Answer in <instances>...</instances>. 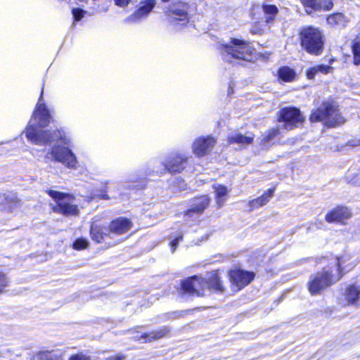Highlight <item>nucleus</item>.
I'll return each mask as SVG.
<instances>
[{
    "label": "nucleus",
    "mask_w": 360,
    "mask_h": 360,
    "mask_svg": "<svg viewBox=\"0 0 360 360\" xmlns=\"http://www.w3.org/2000/svg\"><path fill=\"white\" fill-rule=\"evenodd\" d=\"M216 140L212 136L196 138L192 144V151L198 157L208 154L214 148Z\"/></svg>",
    "instance_id": "9d476101"
},
{
    "label": "nucleus",
    "mask_w": 360,
    "mask_h": 360,
    "mask_svg": "<svg viewBox=\"0 0 360 360\" xmlns=\"http://www.w3.org/2000/svg\"><path fill=\"white\" fill-rule=\"evenodd\" d=\"M18 198L12 194H0V210L13 212L19 205Z\"/></svg>",
    "instance_id": "aec40b11"
},
{
    "label": "nucleus",
    "mask_w": 360,
    "mask_h": 360,
    "mask_svg": "<svg viewBox=\"0 0 360 360\" xmlns=\"http://www.w3.org/2000/svg\"><path fill=\"white\" fill-rule=\"evenodd\" d=\"M61 357L60 350L42 351L36 354L32 360H61Z\"/></svg>",
    "instance_id": "5701e85b"
},
{
    "label": "nucleus",
    "mask_w": 360,
    "mask_h": 360,
    "mask_svg": "<svg viewBox=\"0 0 360 360\" xmlns=\"http://www.w3.org/2000/svg\"><path fill=\"white\" fill-rule=\"evenodd\" d=\"M354 266L355 263L351 261L350 255L344 254L336 257L334 265L328 269H330V271H332L333 274H339L340 279L345 273L352 270Z\"/></svg>",
    "instance_id": "f8f14e48"
},
{
    "label": "nucleus",
    "mask_w": 360,
    "mask_h": 360,
    "mask_svg": "<svg viewBox=\"0 0 360 360\" xmlns=\"http://www.w3.org/2000/svg\"><path fill=\"white\" fill-rule=\"evenodd\" d=\"M224 60L231 63L233 60H250L252 57L253 49L248 41L231 38L229 43L219 45Z\"/></svg>",
    "instance_id": "f03ea898"
},
{
    "label": "nucleus",
    "mask_w": 360,
    "mask_h": 360,
    "mask_svg": "<svg viewBox=\"0 0 360 360\" xmlns=\"http://www.w3.org/2000/svg\"><path fill=\"white\" fill-rule=\"evenodd\" d=\"M183 238V234L179 233L177 236H176L171 242L170 247L172 249V252H174L177 248L179 241H181Z\"/></svg>",
    "instance_id": "c9c22d12"
},
{
    "label": "nucleus",
    "mask_w": 360,
    "mask_h": 360,
    "mask_svg": "<svg viewBox=\"0 0 360 360\" xmlns=\"http://www.w3.org/2000/svg\"><path fill=\"white\" fill-rule=\"evenodd\" d=\"M327 22L330 25H338L343 27L346 25L347 20L342 13H337L328 16L327 18Z\"/></svg>",
    "instance_id": "c756f323"
},
{
    "label": "nucleus",
    "mask_w": 360,
    "mask_h": 360,
    "mask_svg": "<svg viewBox=\"0 0 360 360\" xmlns=\"http://www.w3.org/2000/svg\"><path fill=\"white\" fill-rule=\"evenodd\" d=\"M101 198H103V199H109V197H108V195L107 194H103V195H102Z\"/></svg>",
    "instance_id": "37998d69"
},
{
    "label": "nucleus",
    "mask_w": 360,
    "mask_h": 360,
    "mask_svg": "<svg viewBox=\"0 0 360 360\" xmlns=\"http://www.w3.org/2000/svg\"><path fill=\"white\" fill-rule=\"evenodd\" d=\"M9 280L5 274L0 271V294L5 292L6 288L8 286Z\"/></svg>",
    "instance_id": "72a5a7b5"
},
{
    "label": "nucleus",
    "mask_w": 360,
    "mask_h": 360,
    "mask_svg": "<svg viewBox=\"0 0 360 360\" xmlns=\"http://www.w3.org/2000/svg\"><path fill=\"white\" fill-rule=\"evenodd\" d=\"M300 45L308 53L319 56L323 50L324 39L322 32L315 27H302L299 33Z\"/></svg>",
    "instance_id": "7ed1b4c3"
},
{
    "label": "nucleus",
    "mask_w": 360,
    "mask_h": 360,
    "mask_svg": "<svg viewBox=\"0 0 360 360\" xmlns=\"http://www.w3.org/2000/svg\"><path fill=\"white\" fill-rule=\"evenodd\" d=\"M252 272L236 269L229 271V279L236 290H240L248 285L254 278Z\"/></svg>",
    "instance_id": "9b49d317"
},
{
    "label": "nucleus",
    "mask_w": 360,
    "mask_h": 360,
    "mask_svg": "<svg viewBox=\"0 0 360 360\" xmlns=\"http://www.w3.org/2000/svg\"><path fill=\"white\" fill-rule=\"evenodd\" d=\"M188 4L183 2L175 3L169 8L167 11L168 22L174 30H180L188 25Z\"/></svg>",
    "instance_id": "0eeeda50"
},
{
    "label": "nucleus",
    "mask_w": 360,
    "mask_h": 360,
    "mask_svg": "<svg viewBox=\"0 0 360 360\" xmlns=\"http://www.w3.org/2000/svg\"><path fill=\"white\" fill-rule=\"evenodd\" d=\"M214 190L216 202L219 207H221L226 202L229 193L228 188L220 184L213 186Z\"/></svg>",
    "instance_id": "4be33fe9"
},
{
    "label": "nucleus",
    "mask_w": 360,
    "mask_h": 360,
    "mask_svg": "<svg viewBox=\"0 0 360 360\" xmlns=\"http://www.w3.org/2000/svg\"><path fill=\"white\" fill-rule=\"evenodd\" d=\"M312 122L324 121L328 127H336L345 122L344 117L332 103L325 102L311 115Z\"/></svg>",
    "instance_id": "20e7f679"
},
{
    "label": "nucleus",
    "mask_w": 360,
    "mask_h": 360,
    "mask_svg": "<svg viewBox=\"0 0 360 360\" xmlns=\"http://www.w3.org/2000/svg\"><path fill=\"white\" fill-rule=\"evenodd\" d=\"M169 333V330L167 328L164 327L158 330L153 331L149 334L145 335L144 338L147 339V340L151 341L152 340H157L164 337Z\"/></svg>",
    "instance_id": "7c9ffc66"
},
{
    "label": "nucleus",
    "mask_w": 360,
    "mask_h": 360,
    "mask_svg": "<svg viewBox=\"0 0 360 360\" xmlns=\"http://www.w3.org/2000/svg\"><path fill=\"white\" fill-rule=\"evenodd\" d=\"M279 132L278 129H272L269 131L268 135L264 138L266 141H270L273 137L276 136Z\"/></svg>",
    "instance_id": "ea45409f"
},
{
    "label": "nucleus",
    "mask_w": 360,
    "mask_h": 360,
    "mask_svg": "<svg viewBox=\"0 0 360 360\" xmlns=\"http://www.w3.org/2000/svg\"><path fill=\"white\" fill-rule=\"evenodd\" d=\"M134 0H115V4L124 7L127 6L129 3L133 2Z\"/></svg>",
    "instance_id": "a19ab883"
},
{
    "label": "nucleus",
    "mask_w": 360,
    "mask_h": 360,
    "mask_svg": "<svg viewBox=\"0 0 360 360\" xmlns=\"http://www.w3.org/2000/svg\"><path fill=\"white\" fill-rule=\"evenodd\" d=\"M351 217V212L347 207H338L326 215V220L329 223L342 222Z\"/></svg>",
    "instance_id": "f3484780"
},
{
    "label": "nucleus",
    "mask_w": 360,
    "mask_h": 360,
    "mask_svg": "<svg viewBox=\"0 0 360 360\" xmlns=\"http://www.w3.org/2000/svg\"><path fill=\"white\" fill-rule=\"evenodd\" d=\"M205 280L207 290L218 292H223L224 291V287L217 271L209 273L207 274Z\"/></svg>",
    "instance_id": "6ab92c4d"
},
{
    "label": "nucleus",
    "mask_w": 360,
    "mask_h": 360,
    "mask_svg": "<svg viewBox=\"0 0 360 360\" xmlns=\"http://www.w3.org/2000/svg\"><path fill=\"white\" fill-rule=\"evenodd\" d=\"M126 356L121 354L117 353L111 356H109L108 357L105 358V360H125Z\"/></svg>",
    "instance_id": "58836bf2"
},
{
    "label": "nucleus",
    "mask_w": 360,
    "mask_h": 360,
    "mask_svg": "<svg viewBox=\"0 0 360 360\" xmlns=\"http://www.w3.org/2000/svg\"><path fill=\"white\" fill-rule=\"evenodd\" d=\"M91 235L94 240L100 243L105 236L110 234H109V229L94 224L91 228Z\"/></svg>",
    "instance_id": "b1692460"
},
{
    "label": "nucleus",
    "mask_w": 360,
    "mask_h": 360,
    "mask_svg": "<svg viewBox=\"0 0 360 360\" xmlns=\"http://www.w3.org/2000/svg\"><path fill=\"white\" fill-rule=\"evenodd\" d=\"M302 4L307 7L311 9L310 11L307 10V13H310L312 10L315 11H319L320 6H318V1L317 0H301Z\"/></svg>",
    "instance_id": "2f4dec72"
},
{
    "label": "nucleus",
    "mask_w": 360,
    "mask_h": 360,
    "mask_svg": "<svg viewBox=\"0 0 360 360\" xmlns=\"http://www.w3.org/2000/svg\"><path fill=\"white\" fill-rule=\"evenodd\" d=\"M262 9L264 13L266 22L271 23L278 13L277 7L275 5L264 4L262 6Z\"/></svg>",
    "instance_id": "cd10ccee"
},
{
    "label": "nucleus",
    "mask_w": 360,
    "mask_h": 360,
    "mask_svg": "<svg viewBox=\"0 0 360 360\" xmlns=\"http://www.w3.org/2000/svg\"><path fill=\"white\" fill-rule=\"evenodd\" d=\"M253 140V136L243 135L240 133L232 134L229 136V143L248 144Z\"/></svg>",
    "instance_id": "bb28decb"
},
{
    "label": "nucleus",
    "mask_w": 360,
    "mask_h": 360,
    "mask_svg": "<svg viewBox=\"0 0 360 360\" xmlns=\"http://www.w3.org/2000/svg\"><path fill=\"white\" fill-rule=\"evenodd\" d=\"M154 0H148L143 5L127 18V22H136L145 18L155 6Z\"/></svg>",
    "instance_id": "dca6fc26"
},
{
    "label": "nucleus",
    "mask_w": 360,
    "mask_h": 360,
    "mask_svg": "<svg viewBox=\"0 0 360 360\" xmlns=\"http://www.w3.org/2000/svg\"><path fill=\"white\" fill-rule=\"evenodd\" d=\"M347 145L352 147L360 146V138H354L349 141Z\"/></svg>",
    "instance_id": "79ce46f5"
},
{
    "label": "nucleus",
    "mask_w": 360,
    "mask_h": 360,
    "mask_svg": "<svg viewBox=\"0 0 360 360\" xmlns=\"http://www.w3.org/2000/svg\"><path fill=\"white\" fill-rule=\"evenodd\" d=\"M187 160V157L181 154H177L169 158L168 161L165 163V169L171 173L180 172L185 168Z\"/></svg>",
    "instance_id": "2eb2a0df"
},
{
    "label": "nucleus",
    "mask_w": 360,
    "mask_h": 360,
    "mask_svg": "<svg viewBox=\"0 0 360 360\" xmlns=\"http://www.w3.org/2000/svg\"><path fill=\"white\" fill-rule=\"evenodd\" d=\"M352 52L353 55V63L355 65H360V33L352 41Z\"/></svg>",
    "instance_id": "c85d7f7f"
},
{
    "label": "nucleus",
    "mask_w": 360,
    "mask_h": 360,
    "mask_svg": "<svg viewBox=\"0 0 360 360\" xmlns=\"http://www.w3.org/2000/svg\"><path fill=\"white\" fill-rule=\"evenodd\" d=\"M47 193L56 200L55 205H51L53 212L67 217L79 214L77 205L73 203V198L72 196L53 190H49Z\"/></svg>",
    "instance_id": "39448f33"
},
{
    "label": "nucleus",
    "mask_w": 360,
    "mask_h": 360,
    "mask_svg": "<svg viewBox=\"0 0 360 360\" xmlns=\"http://www.w3.org/2000/svg\"><path fill=\"white\" fill-rule=\"evenodd\" d=\"M69 360H91V358L83 354H77L71 356Z\"/></svg>",
    "instance_id": "4c0bfd02"
},
{
    "label": "nucleus",
    "mask_w": 360,
    "mask_h": 360,
    "mask_svg": "<svg viewBox=\"0 0 360 360\" xmlns=\"http://www.w3.org/2000/svg\"><path fill=\"white\" fill-rule=\"evenodd\" d=\"M279 79L285 82H292L296 76L294 70L289 67H282L278 70V72Z\"/></svg>",
    "instance_id": "a878e982"
},
{
    "label": "nucleus",
    "mask_w": 360,
    "mask_h": 360,
    "mask_svg": "<svg viewBox=\"0 0 360 360\" xmlns=\"http://www.w3.org/2000/svg\"><path fill=\"white\" fill-rule=\"evenodd\" d=\"M210 199L207 195H202L193 200L191 207L185 213V217H193L201 214L209 205Z\"/></svg>",
    "instance_id": "ddd939ff"
},
{
    "label": "nucleus",
    "mask_w": 360,
    "mask_h": 360,
    "mask_svg": "<svg viewBox=\"0 0 360 360\" xmlns=\"http://www.w3.org/2000/svg\"><path fill=\"white\" fill-rule=\"evenodd\" d=\"M338 280H340L339 274H333L329 269L324 268L322 272L310 277L308 288L311 295L319 294Z\"/></svg>",
    "instance_id": "423d86ee"
},
{
    "label": "nucleus",
    "mask_w": 360,
    "mask_h": 360,
    "mask_svg": "<svg viewBox=\"0 0 360 360\" xmlns=\"http://www.w3.org/2000/svg\"><path fill=\"white\" fill-rule=\"evenodd\" d=\"M303 120L300 110L295 108H286L281 112L279 122H283L282 127L286 129L297 127Z\"/></svg>",
    "instance_id": "6e6552de"
},
{
    "label": "nucleus",
    "mask_w": 360,
    "mask_h": 360,
    "mask_svg": "<svg viewBox=\"0 0 360 360\" xmlns=\"http://www.w3.org/2000/svg\"><path fill=\"white\" fill-rule=\"evenodd\" d=\"M132 227L131 221L124 217H118L109 225V234L120 236L128 232Z\"/></svg>",
    "instance_id": "4468645a"
},
{
    "label": "nucleus",
    "mask_w": 360,
    "mask_h": 360,
    "mask_svg": "<svg viewBox=\"0 0 360 360\" xmlns=\"http://www.w3.org/2000/svg\"><path fill=\"white\" fill-rule=\"evenodd\" d=\"M89 242L87 240L84 238H79L73 243V248L75 250H81L86 249L88 247Z\"/></svg>",
    "instance_id": "473e14b6"
},
{
    "label": "nucleus",
    "mask_w": 360,
    "mask_h": 360,
    "mask_svg": "<svg viewBox=\"0 0 360 360\" xmlns=\"http://www.w3.org/2000/svg\"><path fill=\"white\" fill-rule=\"evenodd\" d=\"M318 6H320V10L328 11L333 6V3L331 0H321L318 1Z\"/></svg>",
    "instance_id": "f704fd0d"
},
{
    "label": "nucleus",
    "mask_w": 360,
    "mask_h": 360,
    "mask_svg": "<svg viewBox=\"0 0 360 360\" xmlns=\"http://www.w3.org/2000/svg\"><path fill=\"white\" fill-rule=\"evenodd\" d=\"M252 32L253 34H258V33H259V31H258V30H255V29H254V30H252Z\"/></svg>",
    "instance_id": "c03bdc74"
},
{
    "label": "nucleus",
    "mask_w": 360,
    "mask_h": 360,
    "mask_svg": "<svg viewBox=\"0 0 360 360\" xmlns=\"http://www.w3.org/2000/svg\"><path fill=\"white\" fill-rule=\"evenodd\" d=\"M345 300L349 304H357L360 300V281L350 284L345 290Z\"/></svg>",
    "instance_id": "a211bd4d"
},
{
    "label": "nucleus",
    "mask_w": 360,
    "mask_h": 360,
    "mask_svg": "<svg viewBox=\"0 0 360 360\" xmlns=\"http://www.w3.org/2000/svg\"><path fill=\"white\" fill-rule=\"evenodd\" d=\"M274 193V188L268 189L266 192H264L261 196L250 200L248 202V205L250 207V210L257 209L262 206L266 205L270 199L273 197Z\"/></svg>",
    "instance_id": "412c9836"
},
{
    "label": "nucleus",
    "mask_w": 360,
    "mask_h": 360,
    "mask_svg": "<svg viewBox=\"0 0 360 360\" xmlns=\"http://www.w3.org/2000/svg\"><path fill=\"white\" fill-rule=\"evenodd\" d=\"M181 286L185 292L197 296L205 295V290H207L205 278L197 276L191 277L183 281Z\"/></svg>",
    "instance_id": "1a4fd4ad"
},
{
    "label": "nucleus",
    "mask_w": 360,
    "mask_h": 360,
    "mask_svg": "<svg viewBox=\"0 0 360 360\" xmlns=\"http://www.w3.org/2000/svg\"><path fill=\"white\" fill-rule=\"evenodd\" d=\"M72 13L75 20L79 21L83 18L84 14L86 12L81 8H73L72 11Z\"/></svg>",
    "instance_id": "e433bc0d"
},
{
    "label": "nucleus",
    "mask_w": 360,
    "mask_h": 360,
    "mask_svg": "<svg viewBox=\"0 0 360 360\" xmlns=\"http://www.w3.org/2000/svg\"><path fill=\"white\" fill-rule=\"evenodd\" d=\"M43 94L44 87L32 117L22 133L30 143L35 145L61 143L63 146L55 144L52 146L45 158L58 162L68 169H76L78 161L75 154L68 147L71 139L68 134L63 129L53 131L41 129L47 127L52 120L50 111L43 103Z\"/></svg>",
    "instance_id": "f257e3e1"
},
{
    "label": "nucleus",
    "mask_w": 360,
    "mask_h": 360,
    "mask_svg": "<svg viewBox=\"0 0 360 360\" xmlns=\"http://www.w3.org/2000/svg\"><path fill=\"white\" fill-rule=\"evenodd\" d=\"M333 70V68L326 65H317L309 68L307 72V76L309 79H314L319 74L326 75Z\"/></svg>",
    "instance_id": "393cba45"
}]
</instances>
